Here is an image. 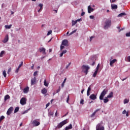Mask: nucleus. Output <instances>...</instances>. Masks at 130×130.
I'll return each instance as SVG.
<instances>
[{
    "instance_id": "4",
    "label": "nucleus",
    "mask_w": 130,
    "mask_h": 130,
    "mask_svg": "<svg viewBox=\"0 0 130 130\" xmlns=\"http://www.w3.org/2000/svg\"><path fill=\"white\" fill-rule=\"evenodd\" d=\"M107 94V90L104 89L100 95V100H103L105 96Z\"/></svg>"
},
{
    "instance_id": "46",
    "label": "nucleus",
    "mask_w": 130,
    "mask_h": 130,
    "mask_svg": "<svg viewBox=\"0 0 130 130\" xmlns=\"http://www.w3.org/2000/svg\"><path fill=\"white\" fill-rule=\"evenodd\" d=\"M85 101H84V100H81L80 101V104H84V102Z\"/></svg>"
},
{
    "instance_id": "62",
    "label": "nucleus",
    "mask_w": 130,
    "mask_h": 130,
    "mask_svg": "<svg viewBox=\"0 0 130 130\" xmlns=\"http://www.w3.org/2000/svg\"><path fill=\"white\" fill-rule=\"evenodd\" d=\"M55 116H57V111H56V112L55 113Z\"/></svg>"
},
{
    "instance_id": "30",
    "label": "nucleus",
    "mask_w": 130,
    "mask_h": 130,
    "mask_svg": "<svg viewBox=\"0 0 130 130\" xmlns=\"http://www.w3.org/2000/svg\"><path fill=\"white\" fill-rule=\"evenodd\" d=\"M98 73V71H97V70H95V71L94 72V73L93 74V78H95L96 76H97V73Z\"/></svg>"
},
{
    "instance_id": "45",
    "label": "nucleus",
    "mask_w": 130,
    "mask_h": 130,
    "mask_svg": "<svg viewBox=\"0 0 130 130\" xmlns=\"http://www.w3.org/2000/svg\"><path fill=\"white\" fill-rule=\"evenodd\" d=\"M60 91V86L59 87V88L56 91V93H58Z\"/></svg>"
},
{
    "instance_id": "53",
    "label": "nucleus",
    "mask_w": 130,
    "mask_h": 130,
    "mask_svg": "<svg viewBox=\"0 0 130 130\" xmlns=\"http://www.w3.org/2000/svg\"><path fill=\"white\" fill-rule=\"evenodd\" d=\"M89 18H90V19H94V16H93V15H90V16H89Z\"/></svg>"
},
{
    "instance_id": "40",
    "label": "nucleus",
    "mask_w": 130,
    "mask_h": 130,
    "mask_svg": "<svg viewBox=\"0 0 130 130\" xmlns=\"http://www.w3.org/2000/svg\"><path fill=\"white\" fill-rule=\"evenodd\" d=\"M39 7H40L41 9H42V8H43V4H39Z\"/></svg>"
},
{
    "instance_id": "8",
    "label": "nucleus",
    "mask_w": 130,
    "mask_h": 130,
    "mask_svg": "<svg viewBox=\"0 0 130 130\" xmlns=\"http://www.w3.org/2000/svg\"><path fill=\"white\" fill-rule=\"evenodd\" d=\"M36 83H37V79L36 77H35L34 78L31 79V86L33 85H36Z\"/></svg>"
},
{
    "instance_id": "31",
    "label": "nucleus",
    "mask_w": 130,
    "mask_h": 130,
    "mask_svg": "<svg viewBox=\"0 0 130 130\" xmlns=\"http://www.w3.org/2000/svg\"><path fill=\"white\" fill-rule=\"evenodd\" d=\"M76 32H77V29H75L73 31H72L69 35V36H71V35H73V34H74V33H76Z\"/></svg>"
},
{
    "instance_id": "17",
    "label": "nucleus",
    "mask_w": 130,
    "mask_h": 130,
    "mask_svg": "<svg viewBox=\"0 0 130 130\" xmlns=\"http://www.w3.org/2000/svg\"><path fill=\"white\" fill-rule=\"evenodd\" d=\"M72 128H73V125L70 124L69 125L66 127L65 130L72 129Z\"/></svg>"
},
{
    "instance_id": "64",
    "label": "nucleus",
    "mask_w": 130,
    "mask_h": 130,
    "mask_svg": "<svg viewBox=\"0 0 130 130\" xmlns=\"http://www.w3.org/2000/svg\"><path fill=\"white\" fill-rule=\"evenodd\" d=\"M126 116H127V117L128 116V112H127V113H126Z\"/></svg>"
},
{
    "instance_id": "5",
    "label": "nucleus",
    "mask_w": 130,
    "mask_h": 130,
    "mask_svg": "<svg viewBox=\"0 0 130 130\" xmlns=\"http://www.w3.org/2000/svg\"><path fill=\"white\" fill-rule=\"evenodd\" d=\"M106 25L104 26V29H107L111 26V20H107L105 22Z\"/></svg>"
},
{
    "instance_id": "55",
    "label": "nucleus",
    "mask_w": 130,
    "mask_h": 130,
    "mask_svg": "<svg viewBox=\"0 0 130 130\" xmlns=\"http://www.w3.org/2000/svg\"><path fill=\"white\" fill-rule=\"evenodd\" d=\"M61 87L62 88H63V87H64V83L62 82V83L61 84Z\"/></svg>"
},
{
    "instance_id": "20",
    "label": "nucleus",
    "mask_w": 130,
    "mask_h": 130,
    "mask_svg": "<svg viewBox=\"0 0 130 130\" xmlns=\"http://www.w3.org/2000/svg\"><path fill=\"white\" fill-rule=\"evenodd\" d=\"M113 97V92H111L107 96V98H112Z\"/></svg>"
},
{
    "instance_id": "34",
    "label": "nucleus",
    "mask_w": 130,
    "mask_h": 130,
    "mask_svg": "<svg viewBox=\"0 0 130 130\" xmlns=\"http://www.w3.org/2000/svg\"><path fill=\"white\" fill-rule=\"evenodd\" d=\"M129 101L128 100L125 99V100H124L123 103H124V104H126V103H128Z\"/></svg>"
},
{
    "instance_id": "1",
    "label": "nucleus",
    "mask_w": 130,
    "mask_h": 130,
    "mask_svg": "<svg viewBox=\"0 0 130 130\" xmlns=\"http://www.w3.org/2000/svg\"><path fill=\"white\" fill-rule=\"evenodd\" d=\"M82 71H83V73H84V74H85V75H87L88 71H89V70H90L89 67L87 65H83L82 67Z\"/></svg>"
},
{
    "instance_id": "12",
    "label": "nucleus",
    "mask_w": 130,
    "mask_h": 130,
    "mask_svg": "<svg viewBox=\"0 0 130 130\" xmlns=\"http://www.w3.org/2000/svg\"><path fill=\"white\" fill-rule=\"evenodd\" d=\"M89 64L90 66H94L95 64V60L92 59V58H90L89 59Z\"/></svg>"
},
{
    "instance_id": "51",
    "label": "nucleus",
    "mask_w": 130,
    "mask_h": 130,
    "mask_svg": "<svg viewBox=\"0 0 130 130\" xmlns=\"http://www.w3.org/2000/svg\"><path fill=\"white\" fill-rule=\"evenodd\" d=\"M64 48V46H60V50H62Z\"/></svg>"
},
{
    "instance_id": "24",
    "label": "nucleus",
    "mask_w": 130,
    "mask_h": 130,
    "mask_svg": "<svg viewBox=\"0 0 130 130\" xmlns=\"http://www.w3.org/2000/svg\"><path fill=\"white\" fill-rule=\"evenodd\" d=\"M29 91V87H27L23 89L24 93H28Z\"/></svg>"
},
{
    "instance_id": "23",
    "label": "nucleus",
    "mask_w": 130,
    "mask_h": 130,
    "mask_svg": "<svg viewBox=\"0 0 130 130\" xmlns=\"http://www.w3.org/2000/svg\"><path fill=\"white\" fill-rule=\"evenodd\" d=\"M123 16H126V13L125 12L121 13L118 15V17H123Z\"/></svg>"
},
{
    "instance_id": "3",
    "label": "nucleus",
    "mask_w": 130,
    "mask_h": 130,
    "mask_svg": "<svg viewBox=\"0 0 130 130\" xmlns=\"http://www.w3.org/2000/svg\"><path fill=\"white\" fill-rule=\"evenodd\" d=\"M68 123V119L64 120L62 122H60L57 126V128H61L64 124H67Z\"/></svg>"
},
{
    "instance_id": "44",
    "label": "nucleus",
    "mask_w": 130,
    "mask_h": 130,
    "mask_svg": "<svg viewBox=\"0 0 130 130\" xmlns=\"http://www.w3.org/2000/svg\"><path fill=\"white\" fill-rule=\"evenodd\" d=\"M126 37H130V32H127L126 34Z\"/></svg>"
},
{
    "instance_id": "61",
    "label": "nucleus",
    "mask_w": 130,
    "mask_h": 130,
    "mask_svg": "<svg viewBox=\"0 0 130 130\" xmlns=\"http://www.w3.org/2000/svg\"><path fill=\"white\" fill-rule=\"evenodd\" d=\"M127 60L129 62H130V56H128L127 57Z\"/></svg>"
},
{
    "instance_id": "21",
    "label": "nucleus",
    "mask_w": 130,
    "mask_h": 130,
    "mask_svg": "<svg viewBox=\"0 0 130 130\" xmlns=\"http://www.w3.org/2000/svg\"><path fill=\"white\" fill-rule=\"evenodd\" d=\"M111 7L113 10H115L117 9V5H111Z\"/></svg>"
},
{
    "instance_id": "54",
    "label": "nucleus",
    "mask_w": 130,
    "mask_h": 130,
    "mask_svg": "<svg viewBox=\"0 0 130 130\" xmlns=\"http://www.w3.org/2000/svg\"><path fill=\"white\" fill-rule=\"evenodd\" d=\"M116 2V0H110V3H115Z\"/></svg>"
},
{
    "instance_id": "59",
    "label": "nucleus",
    "mask_w": 130,
    "mask_h": 130,
    "mask_svg": "<svg viewBox=\"0 0 130 130\" xmlns=\"http://www.w3.org/2000/svg\"><path fill=\"white\" fill-rule=\"evenodd\" d=\"M93 38H94L93 36L91 37L90 38V41H92V39H93Z\"/></svg>"
},
{
    "instance_id": "26",
    "label": "nucleus",
    "mask_w": 130,
    "mask_h": 130,
    "mask_svg": "<svg viewBox=\"0 0 130 130\" xmlns=\"http://www.w3.org/2000/svg\"><path fill=\"white\" fill-rule=\"evenodd\" d=\"M66 53H67V50L62 51V53L60 54V57H62V55Z\"/></svg>"
},
{
    "instance_id": "11",
    "label": "nucleus",
    "mask_w": 130,
    "mask_h": 130,
    "mask_svg": "<svg viewBox=\"0 0 130 130\" xmlns=\"http://www.w3.org/2000/svg\"><path fill=\"white\" fill-rule=\"evenodd\" d=\"M89 98L91 100H95V99H97V96L94 94H92L90 95Z\"/></svg>"
},
{
    "instance_id": "7",
    "label": "nucleus",
    "mask_w": 130,
    "mask_h": 130,
    "mask_svg": "<svg viewBox=\"0 0 130 130\" xmlns=\"http://www.w3.org/2000/svg\"><path fill=\"white\" fill-rule=\"evenodd\" d=\"M32 124L34 126H38V125H40V122L37 121L36 119H35L32 121Z\"/></svg>"
},
{
    "instance_id": "32",
    "label": "nucleus",
    "mask_w": 130,
    "mask_h": 130,
    "mask_svg": "<svg viewBox=\"0 0 130 130\" xmlns=\"http://www.w3.org/2000/svg\"><path fill=\"white\" fill-rule=\"evenodd\" d=\"M3 75L4 77V78H6L7 77V73L6 72V70H4L3 72Z\"/></svg>"
},
{
    "instance_id": "57",
    "label": "nucleus",
    "mask_w": 130,
    "mask_h": 130,
    "mask_svg": "<svg viewBox=\"0 0 130 130\" xmlns=\"http://www.w3.org/2000/svg\"><path fill=\"white\" fill-rule=\"evenodd\" d=\"M87 96H90V91H87Z\"/></svg>"
},
{
    "instance_id": "27",
    "label": "nucleus",
    "mask_w": 130,
    "mask_h": 130,
    "mask_svg": "<svg viewBox=\"0 0 130 130\" xmlns=\"http://www.w3.org/2000/svg\"><path fill=\"white\" fill-rule=\"evenodd\" d=\"M5 27L6 28V29H11V28H12V24H10V25H6L5 26Z\"/></svg>"
},
{
    "instance_id": "14",
    "label": "nucleus",
    "mask_w": 130,
    "mask_h": 130,
    "mask_svg": "<svg viewBox=\"0 0 130 130\" xmlns=\"http://www.w3.org/2000/svg\"><path fill=\"white\" fill-rule=\"evenodd\" d=\"M40 52H42L43 54H46V49L44 48H41L39 49Z\"/></svg>"
},
{
    "instance_id": "15",
    "label": "nucleus",
    "mask_w": 130,
    "mask_h": 130,
    "mask_svg": "<svg viewBox=\"0 0 130 130\" xmlns=\"http://www.w3.org/2000/svg\"><path fill=\"white\" fill-rule=\"evenodd\" d=\"M116 61H117L116 59H114L112 60H111L110 62V67H113V63H114Z\"/></svg>"
},
{
    "instance_id": "37",
    "label": "nucleus",
    "mask_w": 130,
    "mask_h": 130,
    "mask_svg": "<svg viewBox=\"0 0 130 130\" xmlns=\"http://www.w3.org/2000/svg\"><path fill=\"white\" fill-rule=\"evenodd\" d=\"M5 119V117L4 116H1L0 117V122H2V120H4Z\"/></svg>"
},
{
    "instance_id": "19",
    "label": "nucleus",
    "mask_w": 130,
    "mask_h": 130,
    "mask_svg": "<svg viewBox=\"0 0 130 130\" xmlns=\"http://www.w3.org/2000/svg\"><path fill=\"white\" fill-rule=\"evenodd\" d=\"M93 8H91V6H89L88 7V13H89V14L92 12L93 11Z\"/></svg>"
},
{
    "instance_id": "35",
    "label": "nucleus",
    "mask_w": 130,
    "mask_h": 130,
    "mask_svg": "<svg viewBox=\"0 0 130 130\" xmlns=\"http://www.w3.org/2000/svg\"><path fill=\"white\" fill-rule=\"evenodd\" d=\"M77 23H78V22H77L76 20H75V21L72 20V26H75V25H76V24H77Z\"/></svg>"
},
{
    "instance_id": "38",
    "label": "nucleus",
    "mask_w": 130,
    "mask_h": 130,
    "mask_svg": "<svg viewBox=\"0 0 130 130\" xmlns=\"http://www.w3.org/2000/svg\"><path fill=\"white\" fill-rule=\"evenodd\" d=\"M49 114L51 116H52V115H53V114H54V113H53V112L50 111V112H49Z\"/></svg>"
},
{
    "instance_id": "6",
    "label": "nucleus",
    "mask_w": 130,
    "mask_h": 130,
    "mask_svg": "<svg viewBox=\"0 0 130 130\" xmlns=\"http://www.w3.org/2000/svg\"><path fill=\"white\" fill-rule=\"evenodd\" d=\"M20 103L21 104V105H25L27 104V99L26 98H21L20 101Z\"/></svg>"
},
{
    "instance_id": "43",
    "label": "nucleus",
    "mask_w": 130,
    "mask_h": 130,
    "mask_svg": "<svg viewBox=\"0 0 130 130\" xmlns=\"http://www.w3.org/2000/svg\"><path fill=\"white\" fill-rule=\"evenodd\" d=\"M38 73V72H37V71H36V72H34V77H36V76L37 75Z\"/></svg>"
},
{
    "instance_id": "16",
    "label": "nucleus",
    "mask_w": 130,
    "mask_h": 130,
    "mask_svg": "<svg viewBox=\"0 0 130 130\" xmlns=\"http://www.w3.org/2000/svg\"><path fill=\"white\" fill-rule=\"evenodd\" d=\"M68 41L67 40H64L62 42V45H64V46H68Z\"/></svg>"
},
{
    "instance_id": "50",
    "label": "nucleus",
    "mask_w": 130,
    "mask_h": 130,
    "mask_svg": "<svg viewBox=\"0 0 130 130\" xmlns=\"http://www.w3.org/2000/svg\"><path fill=\"white\" fill-rule=\"evenodd\" d=\"M71 66V62L69 63L68 66L66 67V69H69V67H70Z\"/></svg>"
},
{
    "instance_id": "41",
    "label": "nucleus",
    "mask_w": 130,
    "mask_h": 130,
    "mask_svg": "<svg viewBox=\"0 0 130 130\" xmlns=\"http://www.w3.org/2000/svg\"><path fill=\"white\" fill-rule=\"evenodd\" d=\"M51 33H52V30H50L48 32L47 35H48H48H50V34H51Z\"/></svg>"
},
{
    "instance_id": "10",
    "label": "nucleus",
    "mask_w": 130,
    "mask_h": 130,
    "mask_svg": "<svg viewBox=\"0 0 130 130\" xmlns=\"http://www.w3.org/2000/svg\"><path fill=\"white\" fill-rule=\"evenodd\" d=\"M9 41V35H7L5 38L4 40L2 41L3 43H7Z\"/></svg>"
},
{
    "instance_id": "48",
    "label": "nucleus",
    "mask_w": 130,
    "mask_h": 130,
    "mask_svg": "<svg viewBox=\"0 0 130 130\" xmlns=\"http://www.w3.org/2000/svg\"><path fill=\"white\" fill-rule=\"evenodd\" d=\"M12 69L11 68H9L8 71V74H10V72H11Z\"/></svg>"
},
{
    "instance_id": "49",
    "label": "nucleus",
    "mask_w": 130,
    "mask_h": 130,
    "mask_svg": "<svg viewBox=\"0 0 130 130\" xmlns=\"http://www.w3.org/2000/svg\"><path fill=\"white\" fill-rule=\"evenodd\" d=\"M126 111L125 110H124L123 112H122V114H126Z\"/></svg>"
},
{
    "instance_id": "13",
    "label": "nucleus",
    "mask_w": 130,
    "mask_h": 130,
    "mask_svg": "<svg viewBox=\"0 0 130 130\" xmlns=\"http://www.w3.org/2000/svg\"><path fill=\"white\" fill-rule=\"evenodd\" d=\"M98 111H100V109H96L91 115L90 117H94L95 116V114L98 112Z\"/></svg>"
},
{
    "instance_id": "25",
    "label": "nucleus",
    "mask_w": 130,
    "mask_h": 130,
    "mask_svg": "<svg viewBox=\"0 0 130 130\" xmlns=\"http://www.w3.org/2000/svg\"><path fill=\"white\" fill-rule=\"evenodd\" d=\"M10 95H9V94H7L5 96L4 100L5 101H7V100H8V99H10Z\"/></svg>"
},
{
    "instance_id": "60",
    "label": "nucleus",
    "mask_w": 130,
    "mask_h": 130,
    "mask_svg": "<svg viewBox=\"0 0 130 130\" xmlns=\"http://www.w3.org/2000/svg\"><path fill=\"white\" fill-rule=\"evenodd\" d=\"M123 30H124V28H122L121 29H120V30H119V32H120L121 31H122Z\"/></svg>"
},
{
    "instance_id": "39",
    "label": "nucleus",
    "mask_w": 130,
    "mask_h": 130,
    "mask_svg": "<svg viewBox=\"0 0 130 130\" xmlns=\"http://www.w3.org/2000/svg\"><path fill=\"white\" fill-rule=\"evenodd\" d=\"M99 68H100V64H98L96 68V70L95 71H97L98 72V70H99Z\"/></svg>"
},
{
    "instance_id": "18",
    "label": "nucleus",
    "mask_w": 130,
    "mask_h": 130,
    "mask_svg": "<svg viewBox=\"0 0 130 130\" xmlns=\"http://www.w3.org/2000/svg\"><path fill=\"white\" fill-rule=\"evenodd\" d=\"M23 66V62H21V63L19 65L18 67L16 69L15 73H18L19 72V70H20V68Z\"/></svg>"
},
{
    "instance_id": "52",
    "label": "nucleus",
    "mask_w": 130,
    "mask_h": 130,
    "mask_svg": "<svg viewBox=\"0 0 130 130\" xmlns=\"http://www.w3.org/2000/svg\"><path fill=\"white\" fill-rule=\"evenodd\" d=\"M50 103H48V104H46V108H47V107H48V106H49Z\"/></svg>"
},
{
    "instance_id": "2",
    "label": "nucleus",
    "mask_w": 130,
    "mask_h": 130,
    "mask_svg": "<svg viewBox=\"0 0 130 130\" xmlns=\"http://www.w3.org/2000/svg\"><path fill=\"white\" fill-rule=\"evenodd\" d=\"M102 124H103V122H102L98 124L96 126V130H105V128Z\"/></svg>"
},
{
    "instance_id": "36",
    "label": "nucleus",
    "mask_w": 130,
    "mask_h": 130,
    "mask_svg": "<svg viewBox=\"0 0 130 130\" xmlns=\"http://www.w3.org/2000/svg\"><path fill=\"white\" fill-rule=\"evenodd\" d=\"M4 53H5V51H2L0 53V57H3V55H4Z\"/></svg>"
},
{
    "instance_id": "63",
    "label": "nucleus",
    "mask_w": 130,
    "mask_h": 130,
    "mask_svg": "<svg viewBox=\"0 0 130 130\" xmlns=\"http://www.w3.org/2000/svg\"><path fill=\"white\" fill-rule=\"evenodd\" d=\"M41 10H42V9L40 8V9L38 11V13H40V11H41Z\"/></svg>"
},
{
    "instance_id": "9",
    "label": "nucleus",
    "mask_w": 130,
    "mask_h": 130,
    "mask_svg": "<svg viewBox=\"0 0 130 130\" xmlns=\"http://www.w3.org/2000/svg\"><path fill=\"white\" fill-rule=\"evenodd\" d=\"M13 110H14L13 107H11L9 109H8L7 112V115H11V114H12V112H13Z\"/></svg>"
},
{
    "instance_id": "28",
    "label": "nucleus",
    "mask_w": 130,
    "mask_h": 130,
    "mask_svg": "<svg viewBox=\"0 0 130 130\" xmlns=\"http://www.w3.org/2000/svg\"><path fill=\"white\" fill-rule=\"evenodd\" d=\"M108 98L106 97L105 99H104V103H107L109 101V100L108 99Z\"/></svg>"
},
{
    "instance_id": "56",
    "label": "nucleus",
    "mask_w": 130,
    "mask_h": 130,
    "mask_svg": "<svg viewBox=\"0 0 130 130\" xmlns=\"http://www.w3.org/2000/svg\"><path fill=\"white\" fill-rule=\"evenodd\" d=\"M84 15H85V12H83L81 13V16L82 17H83V16H84Z\"/></svg>"
},
{
    "instance_id": "47",
    "label": "nucleus",
    "mask_w": 130,
    "mask_h": 130,
    "mask_svg": "<svg viewBox=\"0 0 130 130\" xmlns=\"http://www.w3.org/2000/svg\"><path fill=\"white\" fill-rule=\"evenodd\" d=\"M69 100H70V95L68 96L67 100V103H69Z\"/></svg>"
},
{
    "instance_id": "22",
    "label": "nucleus",
    "mask_w": 130,
    "mask_h": 130,
    "mask_svg": "<svg viewBox=\"0 0 130 130\" xmlns=\"http://www.w3.org/2000/svg\"><path fill=\"white\" fill-rule=\"evenodd\" d=\"M46 93H47V89H46V88H43L42 90V94H46Z\"/></svg>"
},
{
    "instance_id": "42",
    "label": "nucleus",
    "mask_w": 130,
    "mask_h": 130,
    "mask_svg": "<svg viewBox=\"0 0 130 130\" xmlns=\"http://www.w3.org/2000/svg\"><path fill=\"white\" fill-rule=\"evenodd\" d=\"M90 91H91V86L88 87L87 92H90Z\"/></svg>"
},
{
    "instance_id": "33",
    "label": "nucleus",
    "mask_w": 130,
    "mask_h": 130,
    "mask_svg": "<svg viewBox=\"0 0 130 130\" xmlns=\"http://www.w3.org/2000/svg\"><path fill=\"white\" fill-rule=\"evenodd\" d=\"M44 86H46V87H48V83H47V82H46V80H44Z\"/></svg>"
},
{
    "instance_id": "29",
    "label": "nucleus",
    "mask_w": 130,
    "mask_h": 130,
    "mask_svg": "<svg viewBox=\"0 0 130 130\" xmlns=\"http://www.w3.org/2000/svg\"><path fill=\"white\" fill-rule=\"evenodd\" d=\"M19 109H20V108H19V107H16L14 110V113H17V112L19 111Z\"/></svg>"
},
{
    "instance_id": "58",
    "label": "nucleus",
    "mask_w": 130,
    "mask_h": 130,
    "mask_svg": "<svg viewBox=\"0 0 130 130\" xmlns=\"http://www.w3.org/2000/svg\"><path fill=\"white\" fill-rule=\"evenodd\" d=\"M84 91H85V89H83L81 91V94H83L84 93Z\"/></svg>"
}]
</instances>
